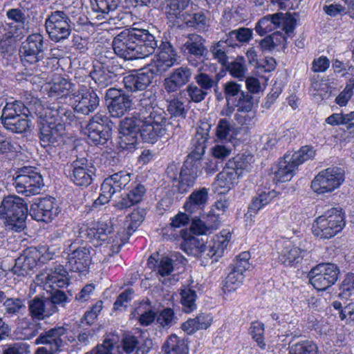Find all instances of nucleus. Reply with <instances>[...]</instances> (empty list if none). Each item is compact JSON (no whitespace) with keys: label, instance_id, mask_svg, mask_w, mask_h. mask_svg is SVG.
Instances as JSON below:
<instances>
[{"label":"nucleus","instance_id":"1a4fd4ad","mask_svg":"<svg viewBox=\"0 0 354 354\" xmlns=\"http://www.w3.org/2000/svg\"><path fill=\"white\" fill-rule=\"evenodd\" d=\"M73 111L88 115L94 112L100 104V98L95 91L85 85H80L78 90L70 95Z\"/></svg>","mask_w":354,"mask_h":354},{"label":"nucleus","instance_id":"412c9836","mask_svg":"<svg viewBox=\"0 0 354 354\" xmlns=\"http://www.w3.org/2000/svg\"><path fill=\"white\" fill-rule=\"evenodd\" d=\"M55 201V198L50 196L39 199L31 207L34 218L46 223L52 221L59 212Z\"/></svg>","mask_w":354,"mask_h":354},{"label":"nucleus","instance_id":"ea45409f","mask_svg":"<svg viewBox=\"0 0 354 354\" xmlns=\"http://www.w3.org/2000/svg\"><path fill=\"white\" fill-rule=\"evenodd\" d=\"M187 41L185 42L183 47L185 50L190 55H193L196 57H201L207 51L205 46V39L197 34H189L187 37Z\"/></svg>","mask_w":354,"mask_h":354},{"label":"nucleus","instance_id":"dca6fc26","mask_svg":"<svg viewBox=\"0 0 354 354\" xmlns=\"http://www.w3.org/2000/svg\"><path fill=\"white\" fill-rule=\"evenodd\" d=\"M132 35L135 44L136 45V53L138 54V59L146 57L152 55L158 47V41L153 35L151 34L146 29L131 28Z\"/></svg>","mask_w":354,"mask_h":354},{"label":"nucleus","instance_id":"9d476101","mask_svg":"<svg viewBox=\"0 0 354 354\" xmlns=\"http://www.w3.org/2000/svg\"><path fill=\"white\" fill-rule=\"evenodd\" d=\"M71 20L68 15L56 10L48 16L45 22L46 32L51 40L59 42L68 37L71 32Z\"/></svg>","mask_w":354,"mask_h":354},{"label":"nucleus","instance_id":"9b49d317","mask_svg":"<svg viewBox=\"0 0 354 354\" xmlns=\"http://www.w3.org/2000/svg\"><path fill=\"white\" fill-rule=\"evenodd\" d=\"M44 50V37L39 33L30 35L21 43L19 48V55L22 64L25 66L36 64L42 59Z\"/></svg>","mask_w":354,"mask_h":354},{"label":"nucleus","instance_id":"8fccbe9b","mask_svg":"<svg viewBox=\"0 0 354 354\" xmlns=\"http://www.w3.org/2000/svg\"><path fill=\"white\" fill-rule=\"evenodd\" d=\"M229 41L233 42L234 46H238L236 41L240 43L248 42L252 37V30L248 28H239L230 31L225 34Z\"/></svg>","mask_w":354,"mask_h":354},{"label":"nucleus","instance_id":"4c0bfd02","mask_svg":"<svg viewBox=\"0 0 354 354\" xmlns=\"http://www.w3.org/2000/svg\"><path fill=\"white\" fill-rule=\"evenodd\" d=\"M234 44L229 41L226 38L218 41L214 42L209 48V51L214 59L222 66H226L228 62L227 53L230 47H234Z\"/></svg>","mask_w":354,"mask_h":354},{"label":"nucleus","instance_id":"4d7b16f0","mask_svg":"<svg viewBox=\"0 0 354 354\" xmlns=\"http://www.w3.org/2000/svg\"><path fill=\"white\" fill-rule=\"evenodd\" d=\"M243 274L232 269L225 279L223 290L225 292L235 291L243 283Z\"/></svg>","mask_w":354,"mask_h":354},{"label":"nucleus","instance_id":"473e14b6","mask_svg":"<svg viewBox=\"0 0 354 354\" xmlns=\"http://www.w3.org/2000/svg\"><path fill=\"white\" fill-rule=\"evenodd\" d=\"M277 196V192L270 188H259L252 198L249 210L257 214L260 209L268 205Z\"/></svg>","mask_w":354,"mask_h":354},{"label":"nucleus","instance_id":"79ce46f5","mask_svg":"<svg viewBox=\"0 0 354 354\" xmlns=\"http://www.w3.org/2000/svg\"><path fill=\"white\" fill-rule=\"evenodd\" d=\"M239 178L233 173L227 167L223 168L216 176L214 181V185L216 188L223 189L221 193H225L232 189L234 185L237 184Z\"/></svg>","mask_w":354,"mask_h":354},{"label":"nucleus","instance_id":"f03ea898","mask_svg":"<svg viewBox=\"0 0 354 354\" xmlns=\"http://www.w3.org/2000/svg\"><path fill=\"white\" fill-rule=\"evenodd\" d=\"M177 54L170 43L162 42L159 53L147 68L135 74L125 76L123 83L129 92L145 90L149 86L156 75L166 72L177 62Z\"/></svg>","mask_w":354,"mask_h":354},{"label":"nucleus","instance_id":"7ed1b4c3","mask_svg":"<svg viewBox=\"0 0 354 354\" xmlns=\"http://www.w3.org/2000/svg\"><path fill=\"white\" fill-rule=\"evenodd\" d=\"M28 213L25 200L17 195H9L3 198L0 205V218L3 220L6 230L21 232L26 227Z\"/></svg>","mask_w":354,"mask_h":354},{"label":"nucleus","instance_id":"c756f323","mask_svg":"<svg viewBox=\"0 0 354 354\" xmlns=\"http://www.w3.org/2000/svg\"><path fill=\"white\" fill-rule=\"evenodd\" d=\"M208 221H203L198 217L192 218L190 225V231L196 235H206L212 233L217 229L219 221L218 216L213 214V210L207 215Z\"/></svg>","mask_w":354,"mask_h":354},{"label":"nucleus","instance_id":"864d4df0","mask_svg":"<svg viewBox=\"0 0 354 354\" xmlns=\"http://www.w3.org/2000/svg\"><path fill=\"white\" fill-rule=\"evenodd\" d=\"M290 354H318V348L312 341L305 340L290 346Z\"/></svg>","mask_w":354,"mask_h":354},{"label":"nucleus","instance_id":"69168bd1","mask_svg":"<svg viewBox=\"0 0 354 354\" xmlns=\"http://www.w3.org/2000/svg\"><path fill=\"white\" fill-rule=\"evenodd\" d=\"M196 85L205 91L207 94L213 87H217L218 81L214 80L212 76L200 73L194 77Z\"/></svg>","mask_w":354,"mask_h":354},{"label":"nucleus","instance_id":"6e6552de","mask_svg":"<svg viewBox=\"0 0 354 354\" xmlns=\"http://www.w3.org/2000/svg\"><path fill=\"white\" fill-rule=\"evenodd\" d=\"M344 180V171L339 167H329L320 171L311 183V188L317 194L331 192Z\"/></svg>","mask_w":354,"mask_h":354},{"label":"nucleus","instance_id":"37998d69","mask_svg":"<svg viewBox=\"0 0 354 354\" xmlns=\"http://www.w3.org/2000/svg\"><path fill=\"white\" fill-rule=\"evenodd\" d=\"M36 265V259L33 257L24 253L15 260L12 271L14 274L19 276H26L33 270Z\"/></svg>","mask_w":354,"mask_h":354},{"label":"nucleus","instance_id":"c9c22d12","mask_svg":"<svg viewBox=\"0 0 354 354\" xmlns=\"http://www.w3.org/2000/svg\"><path fill=\"white\" fill-rule=\"evenodd\" d=\"M44 278L46 283H51L57 288H64L69 283L66 268L62 265H56L49 269Z\"/></svg>","mask_w":354,"mask_h":354},{"label":"nucleus","instance_id":"39448f33","mask_svg":"<svg viewBox=\"0 0 354 354\" xmlns=\"http://www.w3.org/2000/svg\"><path fill=\"white\" fill-rule=\"evenodd\" d=\"M24 103L15 100L7 102L2 110L1 116L3 127L12 133H23L30 127V121L26 114Z\"/></svg>","mask_w":354,"mask_h":354},{"label":"nucleus","instance_id":"6ab92c4d","mask_svg":"<svg viewBox=\"0 0 354 354\" xmlns=\"http://www.w3.org/2000/svg\"><path fill=\"white\" fill-rule=\"evenodd\" d=\"M200 163L186 159L180 172V178L176 185L178 192L185 194L194 187L198 176Z\"/></svg>","mask_w":354,"mask_h":354},{"label":"nucleus","instance_id":"49530a36","mask_svg":"<svg viewBox=\"0 0 354 354\" xmlns=\"http://www.w3.org/2000/svg\"><path fill=\"white\" fill-rule=\"evenodd\" d=\"M180 295L183 310L187 313L194 311L196 308V299L197 295L196 291L186 287L180 290Z\"/></svg>","mask_w":354,"mask_h":354},{"label":"nucleus","instance_id":"6e6d98bb","mask_svg":"<svg viewBox=\"0 0 354 354\" xmlns=\"http://www.w3.org/2000/svg\"><path fill=\"white\" fill-rule=\"evenodd\" d=\"M224 95L227 103L231 101L234 102L239 97L245 93L242 90L241 84L234 81L226 82L223 86Z\"/></svg>","mask_w":354,"mask_h":354},{"label":"nucleus","instance_id":"3c124183","mask_svg":"<svg viewBox=\"0 0 354 354\" xmlns=\"http://www.w3.org/2000/svg\"><path fill=\"white\" fill-rule=\"evenodd\" d=\"M180 95L185 97L187 95L189 102L199 103L205 98L207 93L196 84L192 83L185 89L181 90Z\"/></svg>","mask_w":354,"mask_h":354},{"label":"nucleus","instance_id":"5701e85b","mask_svg":"<svg viewBox=\"0 0 354 354\" xmlns=\"http://www.w3.org/2000/svg\"><path fill=\"white\" fill-rule=\"evenodd\" d=\"M113 232L111 222L103 221L91 222L83 225L80 228V234L82 236H86L91 241H105L109 239V234Z\"/></svg>","mask_w":354,"mask_h":354},{"label":"nucleus","instance_id":"423d86ee","mask_svg":"<svg viewBox=\"0 0 354 354\" xmlns=\"http://www.w3.org/2000/svg\"><path fill=\"white\" fill-rule=\"evenodd\" d=\"M12 185L19 194L30 196L40 193L44 187L43 178L37 169L24 167L13 176Z\"/></svg>","mask_w":354,"mask_h":354},{"label":"nucleus","instance_id":"f3484780","mask_svg":"<svg viewBox=\"0 0 354 354\" xmlns=\"http://www.w3.org/2000/svg\"><path fill=\"white\" fill-rule=\"evenodd\" d=\"M211 124L207 122H201L196 128L195 136L192 141V150L187 156V160L195 162H201L205 153L206 142L209 138Z\"/></svg>","mask_w":354,"mask_h":354},{"label":"nucleus","instance_id":"0eeeda50","mask_svg":"<svg viewBox=\"0 0 354 354\" xmlns=\"http://www.w3.org/2000/svg\"><path fill=\"white\" fill-rule=\"evenodd\" d=\"M339 273V269L336 264L319 263L309 272V281L316 290L323 291L336 283Z\"/></svg>","mask_w":354,"mask_h":354},{"label":"nucleus","instance_id":"f8f14e48","mask_svg":"<svg viewBox=\"0 0 354 354\" xmlns=\"http://www.w3.org/2000/svg\"><path fill=\"white\" fill-rule=\"evenodd\" d=\"M91 247L77 245L73 243L68 248L66 268L71 272L80 274L87 272L91 262Z\"/></svg>","mask_w":354,"mask_h":354},{"label":"nucleus","instance_id":"338daca9","mask_svg":"<svg viewBox=\"0 0 354 354\" xmlns=\"http://www.w3.org/2000/svg\"><path fill=\"white\" fill-rule=\"evenodd\" d=\"M234 102L238 112H250L252 111L254 105L253 97L248 91H245Z\"/></svg>","mask_w":354,"mask_h":354},{"label":"nucleus","instance_id":"393cba45","mask_svg":"<svg viewBox=\"0 0 354 354\" xmlns=\"http://www.w3.org/2000/svg\"><path fill=\"white\" fill-rule=\"evenodd\" d=\"M231 236L230 232L227 230H223L220 234L215 235L206 247L203 259H212V262L217 261L223 256Z\"/></svg>","mask_w":354,"mask_h":354},{"label":"nucleus","instance_id":"09e8293b","mask_svg":"<svg viewBox=\"0 0 354 354\" xmlns=\"http://www.w3.org/2000/svg\"><path fill=\"white\" fill-rule=\"evenodd\" d=\"M90 75L98 86L102 88L106 87L111 84L112 77H114L113 73L100 66H94V69L91 72Z\"/></svg>","mask_w":354,"mask_h":354},{"label":"nucleus","instance_id":"2eb2a0df","mask_svg":"<svg viewBox=\"0 0 354 354\" xmlns=\"http://www.w3.org/2000/svg\"><path fill=\"white\" fill-rule=\"evenodd\" d=\"M131 28L125 29L117 35L112 41L114 53L127 60L137 59L136 45L133 41Z\"/></svg>","mask_w":354,"mask_h":354},{"label":"nucleus","instance_id":"4468645a","mask_svg":"<svg viewBox=\"0 0 354 354\" xmlns=\"http://www.w3.org/2000/svg\"><path fill=\"white\" fill-rule=\"evenodd\" d=\"M105 100L110 115L113 118L123 116L132 106V100L121 89L110 88L106 90Z\"/></svg>","mask_w":354,"mask_h":354},{"label":"nucleus","instance_id":"58836bf2","mask_svg":"<svg viewBox=\"0 0 354 354\" xmlns=\"http://www.w3.org/2000/svg\"><path fill=\"white\" fill-rule=\"evenodd\" d=\"M162 351L164 354H188L187 339L171 335L162 345Z\"/></svg>","mask_w":354,"mask_h":354},{"label":"nucleus","instance_id":"72a5a7b5","mask_svg":"<svg viewBox=\"0 0 354 354\" xmlns=\"http://www.w3.org/2000/svg\"><path fill=\"white\" fill-rule=\"evenodd\" d=\"M297 167L289 154H285L279 161L277 169L274 172V179L279 182H287L292 179Z\"/></svg>","mask_w":354,"mask_h":354},{"label":"nucleus","instance_id":"13d9d810","mask_svg":"<svg viewBox=\"0 0 354 354\" xmlns=\"http://www.w3.org/2000/svg\"><path fill=\"white\" fill-rule=\"evenodd\" d=\"M286 41V38L282 33L277 31L263 39L260 42V47L263 50H271Z\"/></svg>","mask_w":354,"mask_h":354},{"label":"nucleus","instance_id":"2f4dec72","mask_svg":"<svg viewBox=\"0 0 354 354\" xmlns=\"http://www.w3.org/2000/svg\"><path fill=\"white\" fill-rule=\"evenodd\" d=\"M145 192L146 189L145 186L140 183H138L129 193L120 197L119 200L115 202L114 206L120 210L129 208L140 203Z\"/></svg>","mask_w":354,"mask_h":354},{"label":"nucleus","instance_id":"bf43d9fd","mask_svg":"<svg viewBox=\"0 0 354 354\" xmlns=\"http://www.w3.org/2000/svg\"><path fill=\"white\" fill-rule=\"evenodd\" d=\"M225 66L233 77L239 80L245 78L247 67L243 57L237 58L235 61L229 63Z\"/></svg>","mask_w":354,"mask_h":354},{"label":"nucleus","instance_id":"f704fd0d","mask_svg":"<svg viewBox=\"0 0 354 354\" xmlns=\"http://www.w3.org/2000/svg\"><path fill=\"white\" fill-rule=\"evenodd\" d=\"M302 253L299 247L292 245L290 241H286L279 252V259L285 266H292L302 260Z\"/></svg>","mask_w":354,"mask_h":354},{"label":"nucleus","instance_id":"cd10ccee","mask_svg":"<svg viewBox=\"0 0 354 354\" xmlns=\"http://www.w3.org/2000/svg\"><path fill=\"white\" fill-rule=\"evenodd\" d=\"M130 181V174L121 171L105 178L101 185V190L106 194H114L124 189Z\"/></svg>","mask_w":354,"mask_h":354},{"label":"nucleus","instance_id":"de8ad7c7","mask_svg":"<svg viewBox=\"0 0 354 354\" xmlns=\"http://www.w3.org/2000/svg\"><path fill=\"white\" fill-rule=\"evenodd\" d=\"M73 84L65 78H58L50 87L49 95L51 97L66 96L74 91Z\"/></svg>","mask_w":354,"mask_h":354},{"label":"nucleus","instance_id":"a18cd8bd","mask_svg":"<svg viewBox=\"0 0 354 354\" xmlns=\"http://www.w3.org/2000/svg\"><path fill=\"white\" fill-rule=\"evenodd\" d=\"M92 10L103 15L113 13L119 6L121 0H90ZM104 18L105 17L103 16Z\"/></svg>","mask_w":354,"mask_h":354},{"label":"nucleus","instance_id":"680f3d73","mask_svg":"<svg viewBox=\"0 0 354 354\" xmlns=\"http://www.w3.org/2000/svg\"><path fill=\"white\" fill-rule=\"evenodd\" d=\"M207 17L203 11L190 14L189 12L183 20V23L189 27L205 28L207 25Z\"/></svg>","mask_w":354,"mask_h":354},{"label":"nucleus","instance_id":"e433bc0d","mask_svg":"<svg viewBox=\"0 0 354 354\" xmlns=\"http://www.w3.org/2000/svg\"><path fill=\"white\" fill-rule=\"evenodd\" d=\"M180 247L186 254L195 257L204 256L206 250L204 241L193 236L184 238Z\"/></svg>","mask_w":354,"mask_h":354},{"label":"nucleus","instance_id":"c03bdc74","mask_svg":"<svg viewBox=\"0 0 354 354\" xmlns=\"http://www.w3.org/2000/svg\"><path fill=\"white\" fill-rule=\"evenodd\" d=\"M279 17L278 12L273 15H268L262 17L257 23L255 30L260 35H263L279 28Z\"/></svg>","mask_w":354,"mask_h":354},{"label":"nucleus","instance_id":"c85d7f7f","mask_svg":"<svg viewBox=\"0 0 354 354\" xmlns=\"http://www.w3.org/2000/svg\"><path fill=\"white\" fill-rule=\"evenodd\" d=\"M52 304L46 297H36L28 302L29 315L32 319L43 320L53 315Z\"/></svg>","mask_w":354,"mask_h":354},{"label":"nucleus","instance_id":"a211bd4d","mask_svg":"<svg viewBox=\"0 0 354 354\" xmlns=\"http://www.w3.org/2000/svg\"><path fill=\"white\" fill-rule=\"evenodd\" d=\"M67 329L63 326L50 328L39 335L36 339V344L48 345L54 352H59L66 344Z\"/></svg>","mask_w":354,"mask_h":354},{"label":"nucleus","instance_id":"20e7f679","mask_svg":"<svg viewBox=\"0 0 354 354\" xmlns=\"http://www.w3.org/2000/svg\"><path fill=\"white\" fill-rule=\"evenodd\" d=\"M344 225L345 220L342 209L333 207L315 220L312 231L315 236L327 239L340 232Z\"/></svg>","mask_w":354,"mask_h":354},{"label":"nucleus","instance_id":"e2e57ef3","mask_svg":"<svg viewBox=\"0 0 354 354\" xmlns=\"http://www.w3.org/2000/svg\"><path fill=\"white\" fill-rule=\"evenodd\" d=\"M5 35L16 40L21 39L26 33L24 24L17 23H6L4 26Z\"/></svg>","mask_w":354,"mask_h":354},{"label":"nucleus","instance_id":"ddd939ff","mask_svg":"<svg viewBox=\"0 0 354 354\" xmlns=\"http://www.w3.org/2000/svg\"><path fill=\"white\" fill-rule=\"evenodd\" d=\"M95 168L86 158H77L69 166L68 176L72 182L77 186L87 187L95 175Z\"/></svg>","mask_w":354,"mask_h":354},{"label":"nucleus","instance_id":"aec40b11","mask_svg":"<svg viewBox=\"0 0 354 354\" xmlns=\"http://www.w3.org/2000/svg\"><path fill=\"white\" fill-rule=\"evenodd\" d=\"M191 0H167L165 6L166 19L170 26H180L188 15L186 12Z\"/></svg>","mask_w":354,"mask_h":354},{"label":"nucleus","instance_id":"f257e3e1","mask_svg":"<svg viewBox=\"0 0 354 354\" xmlns=\"http://www.w3.org/2000/svg\"><path fill=\"white\" fill-rule=\"evenodd\" d=\"M139 97V112L120 122V144L124 149L133 148L138 133L145 142L153 143L167 130L166 113L155 108L156 96L153 92L145 91Z\"/></svg>","mask_w":354,"mask_h":354},{"label":"nucleus","instance_id":"a19ab883","mask_svg":"<svg viewBox=\"0 0 354 354\" xmlns=\"http://www.w3.org/2000/svg\"><path fill=\"white\" fill-rule=\"evenodd\" d=\"M84 134L95 145H104L111 136V127L86 126Z\"/></svg>","mask_w":354,"mask_h":354},{"label":"nucleus","instance_id":"0e129e2a","mask_svg":"<svg viewBox=\"0 0 354 354\" xmlns=\"http://www.w3.org/2000/svg\"><path fill=\"white\" fill-rule=\"evenodd\" d=\"M250 334L254 341L257 343V345L261 348H266V342L263 339L264 334V325L263 324L255 322H253L249 328Z\"/></svg>","mask_w":354,"mask_h":354},{"label":"nucleus","instance_id":"603ef678","mask_svg":"<svg viewBox=\"0 0 354 354\" xmlns=\"http://www.w3.org/2000/svg\"><path fill=\"white\" fill-rule=\"evenodd\" d=\"M24 108L26 109V114L28 116L35 115L39 118L42 119L44 122H46L47 117V104L44 106L41 102L35 98L28 102L27 105L24 104Z\"/></svg>","mask_w":354,"mask_h":354},{"label":"nucleus","instance_id":"bb28decb","mask_svg":"<svg viewBox=\"0 0 354 354\" xmlns=\"http://www.w3.org/2000/svg\"><path fill=\"white\" fill-rule=\"evenodd\" d=\"M208 198L209 189L201 187L195 189L187 198L184 204V209L190 214L200 213L207 203Z\"/></svg>","mask_w":354,"mask_h":354},{"label":"nucleus","instance_id":"052dcab7","mask_svg":"<svg viewBox=\"0 0 354 354\" xmlns=\"http://www.w3.org/2000/svg\"><path fill=\"white\" fill-rule=\"evenodd\" d=\"M234 130L232 124L228 120L223 118L219 120L217 124L216 135L220 140H227L232 137Z\"/></svg>","mask_w":354,"mask_h":354},{"label":"nucleus","instance_id":"a878e982","mask_svg":"<svg viewBox=\"0 0 354 354\" xmlns=\"http://www.w3.org/2000/svg\"><path fill=\"white\" fill-rule=\"evenodd\" d=\"M65 126L64 124L43 122L39 136L41 145L45 147L58 144L62 141Z\"/></svg>","mask_w":354,"mask_h":354},{"label":"nucleus","instance_id":"4be33fe9","mask_svg":"<svg viewBox=\"0 0 354 354\" xmlns=\"http://www.w3.org/2000/svg\"><path fill=\"white\" fill-rule=\"evenodd\" d=\"M192 71L187 66H180L174 69L164 80L163 87L168 93H176L189 82Z\"/></svg>","mask_w":354,"mask_h":354},{"label":"nucleus","instance_id":"774afa93","mask_svg":"<svg viewBox=\"0 0 354 354\" xmlns=\"http://www.w3.org/2000/svg\"><path fill=\"white\" fill-rule=\"evenodd\" d=\"M354 293V274H347L341 286V292L339 294L342 299H347Z\"/></svg>","mask_w":354,"mask_h":354},{"label":"nucleus","instance_id":"5fc2aeb1","mask_svg":"<svg viewBox=\"0 0 354 354\" xmlns=\"http://www.w3.org/2000/svg\"><path fill=\"white\" fill-rule=\"evenodd\" d=\"M292 162L295 163L297 167L305 161L314 158L315 151L310 146L302 147L299 151L294 153H288Z\"/></svg>","mask_w":354,"mask_h":354},{"label":"nucleus","instance_id":"b1692460","mask_svg":"<svg viewBox=\"0 0 354 354\" xmlns=\"http://www.w3.org/2000/svg\"><path fill=\"white\" fill-rule=\"evenodd\" d=\"M47 113L46 122L59 125H64L65 122H72L75 118L73 112L59 101L47 104Z\"/></svg>","mask_w":354,"mask_h":354},{"label":"nucleus","instance_id":"7c9ffc66","mask_svg":"<svg viewBox=\"0 0 354 354\" xmlns=\"http://www.w3.org/2000/svg\"><path fill=\"white\" fill-rule=\"evenodd\" d=\"M254 161V159L252 155L242 153L230 159L225 165L240 178L250 171Z\"/></svg>","mask_w":354,"mask_h":354}]
</instances>
